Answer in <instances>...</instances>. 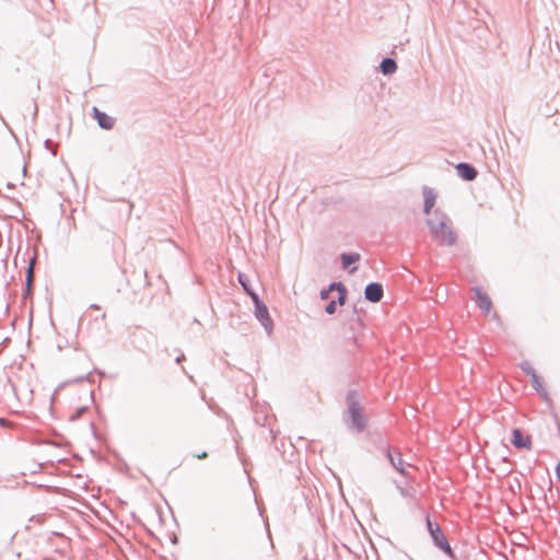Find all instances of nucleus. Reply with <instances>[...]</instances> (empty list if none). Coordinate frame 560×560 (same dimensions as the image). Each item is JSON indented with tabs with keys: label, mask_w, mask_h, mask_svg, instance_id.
I'll return each instance as SVG.
<instances>
[{
	"label": "nucleus",
	"mask_w": 560,
	"mask_h": 560,
	"mask_svg": "<svg viewBox=\"0 0 560 560\" xmlns=\"http://www.w3.org/2000/svg\"><path fill=\"white\" fill-rule=\"evenodd\" d=\"M432 238L439 245L453 246L457 241V234L452 228V221L447 214L440 210L433 212V217L427 220Z\"/></svg>",
	"instance_id": "1"
},
{
	"label": "nucleus",
	"mask_w": 560,
	"mask_h": 560,
	"mask_svg": "<svg viewBox=\"0 0 560 560\" xmlns=\"http://www.w3.org/2000/svg\"><path fill=\"white\" fill-rule=\"evenodd\" d=\"M346 401L348 407L347 412L349 416V428L357 432H362L366 427V418L364 417L358 400V393L355 390H350L347 394Z\"/></svg>",
	"instance_id": "2"
},
{
	"label": "nucleus",
	"mask_w": 560,
	"mask_h": 560,
	"mask_svg": "<svg viewBox=\"0 0 560 560\" xmlns=\"http://www.w3.org/2000/svg\"><path fill=\"white\" fill-rule=\"evenodd\" d=\"M425 522H427V528H428V532L433 540V544L439 548L441 549L442 551H444L448 557L451 558H455V555L453 552V549L452 547L450 546L446 537L444 536L441 527L439 524L436 523H433L430 518V516H427L425 518Z\"/></svg>",
	"instance_id": "3"
},
{
	"label": "nucleus",
	"mask_w": 560,
	"mask_h": 560,
	"mask_svg": "<svg viewBox=\"0 0 560 560\" xmlns=\"http://www.w3.org/2000/svg\"><path fill=\"white\" fill-rule=\"evenodd\" d=\"M255 316L265 328L267 335L270 336L273 331V322L266 304H261L255 308Z\"/></svg>",
	"instance_id": "4"
},
{
	"label": "nucleus",
	"mask_w": 560,
	"mask_h": 560,
	"mask_svg": "<svg viewBox=\"0 0 560 560\" xmlns=\"http://www.w3.org/2000/svg\"><path fill=\"white\" fill-rule=\"evenodd\" d=\"M384 295L383 285L378 282H371L366 284L364 289V298L365 300L377 303L382 300Z\"/></svg>",
	"instance_id": "5"
},
{
	"label": "nucleus",
	"mask_w": 560,
	"mask_h": 560,
	"mask_svg": "<svg viewBox=\"0 0 560 560\" xmlns=\"http://www.w3.org/2000/svg\"><path fill=\"white\" fill-rule=\"evenodd\" d=\"M455 168L457 171L458 176L464 180H474L478 175L477 170L469 163L460 162L456 165Z\"/></svg>",
	"instance_id": "6"
},
{
	"label": "nucleus",
	"mask_w": 560,
	"mask_h": 560,
	"mask_svg": "<svg viewBox=\"0 0 560 560\" xmlns=\"http://www.w3.org/2000/svg\"><path fill=\"white\" fill-rule=\"evenodd\" d=\"M93 116L97 120L98 126L102 129L110 130L115 125V119L108 116L106 113L101 112L97 107H93Z\"/></svg>",
	"instance_id": "7"
},
{
	"label": "nucleus",
	"mask_w": 560,
	"mask_h": 560,
	"mask_svg": "<svg viewBox=\"0 0 560 560\" xmlns=\"http://www.w3.org/2000/svg\"><path fill=\"white\" fill-rule=\"evenodd\" d=\"M384 451L386 453V456L390 463V465L399 472L401 474L402 476H406L407 472H406V468H405V463H404V459L401 458V455L400 453L398 452L397 453V456L394 455V453L388 448V447H384Z\"/></svg>",
	"instance_id": "8"
},
{
	"label": "nucleus",
	"mask_w": 560,
	"mask_h": 560,
	"mask_svg": "<svg viewBox=\"0 0 560 560\" xmlns=\"http://www.w3.org/2000/svg\"><path fill=\"white\" fill-rule=\"evenodd\" d=\"M512 434H513V438H512L511 442L516 448H520V450H522V448L529 450L530 448V438L525 436L521 429H514Z\"/></svg>",
	"instance_id": "9"
},
{
	"label": "nucleus",
	"mask_w": 560,
	"mask_h": 560,
	"mask_svg": "<svg viewBox=\"0 0 560 560\" xmlns=\"http://www.w3.org/2000/svg\"><path fill=\"white\" fill-rule=\"evenodd\" d=\"M422 194L424 198L423 212L429 214L435 205L436 194L432 188L427 186L423 187Z\"/></svg>",
	"instance_id": "10"
},
{
	"label": "nucleus",
	"mask_w": 560,
	"mask_h": 560,
	"mask_svg": "<svg viewBox=\"0 0 560 560\" xmlns=\"http://www.w3.org/2000/svg\"><path fill=\"white\" fill-rule=\"evenodd\" d=\"M474 291L477 296V304L479 308L486 313H489L492 306L491 300L479 288H475Z\"/></svg>",
	"instance_id": "11"
},
{
	"label": "nucleus",
	"mask_w": 560,
	"mask_h": 560,
	"mask_svg": "<svg viewBox=\"0 0 560 560\" xmlns=\"http://www.w3.org/2000/svg\"><path fill=\"white\" fill-rule=\"evenodd\" d=\"M380 70L384 75H390L396 72L397 63L393 58H384L380 65Z\"/></svg>",
	"instance_id": "12"
},
{
	"label": "nucleus",
	"mask_w": 560,
	"mask_h": 560,
	"mask_svg": "<svg viewBox=\"0 0 560 560\" xmlns=\"http://www.w3.org/2000/svg\"><path fill=\"white\" fill-rule=\"evenodd\" d=\"M340 258H341L342 268L347 269V268L350 267V265H352V264H354V262L360 260V254H358V253H349V254L343 253V254H341Z\"/></svg>",
	"instance_id": "13"
},
{
	"label": "nucleus",
	"mask_w": 560,
	"mask_h": 560,
	"mask_svg": "<svg viewBox=\"0 0 560 560\" xmlns=\"http://www.w3.org/2000/svg\"><path fill=\"white\" fill-rule=\"evenodd\" d=\"M238 282L247 294H249L250 291H254L250 287V281H249L248 276H246L244 273H238Z\"/></svg>",
	"instance_id": "14"
},
{
	"label": "nucleus",
	"mask_w": 560,
	"mask_h": 560,
	"mask_svg": "<svg viewBox=\"0 0 560 560\" xmlns=\"http://www.w3.org/2000/svg\"><path fill=\"white\" fill-rule=\"evenodd\" d=\"M532 386L535 388V390L539 394H546V390L542 386L541 378L536 374L530 377Z\"/></svg>",
	"instance_id": "15"
},
{
	"label": "nucleus",
	"mask_w": 560,
	"mask_h": 560,
	"mask_svg": "<svg viewBox=\"0 0 560 560\" xmlns=\"http://www.w3.org/2000/svg\"><path fill=\"white\" fill-rule=\"evenodd\" d=\"M521 369L522 371L528 375V376H533V375H536V371L534 370V368L532 366V364L528 362V361H524L521 363Z\"/></svg>",
	"instance_id": "16"
},
{
	"label": "nucleus",
	"mask_w": 560,
	"mask_h": 560,
	"mask_svg": "<svg viewBox=\"0 0 560 560\" xmlns=\"http://www.w3.org/2000/svg\"><path fill=\"white\" fill-rule=\"evenodd\" d=\"M346 300H347V289H346V287H343V289H340L338 291V299L336 302L339 305H343L346 303Z\"/></svg>",
	"instance_id": "17"
},
{
	"label": "nucleus",
	"mask_w": 560,
	"mask_h": 560,
	"mask_svg": "<svg viewBox=\"0 0 560 560\" xmlns=\"http://www.w3.org/2000/svg\"><path fill=\"white\" fill-rule=\"evenodd\" d=\"M248 295L250 296V299H252V301H253V303H254L255 308H256V307H258V306H259V305H261V304H265V303L260 300L259 295H258L255 291H250Z\"/></svg>",
	"instance_id": "18"
},
{
	"label": "nucleus",
	"mask_w": 560,
	"mask_h": 560,
	"mask_svg": "<svg viewBox=\"0 0 560 560\" xmlns=\"http://www.w3.org/2000/svg\"><path fill=\"white\" fill-rule=\"evenodd\" d=\"M336 310H337V302L335 300L330 301L326 307H325V312L329 315H332L336 313Z\"/></svg>",
	"instance_id": "19"
},
{
	"label": "nucleus",
	"mask_w": 560,
	"mask_h": 560,
	"mask_svg": "<svg viewBox=\"0 0 560 560\" xmlns=\"http://www.w3.org/2000/svg\"><path fill=\"white\" fill-rule=\"evenodd\" d=\"M86 410V407H80L75 410L73 415L70 416L71 421L78 420Z\"/></svg>",
	"instance_id": "20"
},
{
	"label": "nucleus",
	"mask_w": 560,
	"mask_h": 560,
	"mask_svg": "<svg viewBox=\"0 0 560 560\" xmlns=\"http://www.w3.org/2000/svg\"><path fill=\"white\" fill-rule=\"evenodd\" d=\"M32 281H33V272H32V267L30 266V267H28V269H27V277H26V287H27V290H30V289H31Z\"/></svg>",
	"instance_id": "21"
},
{
	"label": "nucleus",
	"mask_w": 560,
	"mask_h": 560,
	"mask_svg": "<svg viewBox=\"0 0 560 560\" xmlns=\"http://www.w3.org/2000/svg\"><path fill=\"white\" fill-rule=\"evenodd\" d=\"M343 284L341 282H332L329 284L328 289H330V291H339L340 289H343Z\"/></svg>",
	"instance_id": "22"
},
{
	"label": "nucleus",
	"mask_w": 560,
	"mask_h": 560,
	"mask_svg": "<svg viewBox=\"0 0 560 560\" xmlns=\"http://www.w3.org/2000/svg\"><path fill=\"white\" fill-rule=\"evenodd\" d=\"M330 293H331V291H330V289H328V288H327V289H323V290H320V293H319L320 299H322V300H328V299H329Z\"/></svg>",
	"instance_id": "23"
},
{
	"label": "nucleus",
	"mask_w": 560,
	"mask_h": 560,
	"mask_svg": "<svg viewBox=\"0 0 560 560\" xmlns=\"http://www.w3.org/2000/svg\"><path fill=\"white\" fill-rule=\"evenodd\" d=\"M397 489H398L399 493H400L402 497H408V495H409L408 490H406L405 488H402V487L398 486V487H397Z\"/></svg>",
	"instance_id": "24"
},
{
	"label": "nucleus",
	"mask_w": 560,
	"mask_h": 560,
	"mask_svg": "<svg viewBox=\"0 0 560 560\" xmlns=\"http://www.w3.org/2000/svg\"><path fill=\"white\" fill-rule=\"evenodd\" d=\"M196 457L199 458V459H205V458L208 457V453L207 452H201L200 454H197Z\"/></svg>",
	"instance_id": "25"
},
{
	"label": "nucleus",
	"mask_w": 560,
	"mask_h": 560,
	"mask_svg": "<svg viewBox=\"0 0 560 560\" xmlns=\"http://www.w3.org/2000/svg\"><path fill=\"white\" fill-rule=\"evenodd\" d=\"M556 475L557 478L560 480V463L556 466Z\"/></svg>",
	"instance_id": "26"
},
{
	"label": "nucleus",
	"mask_w": 560,
	"mask_h": 560,
	"mask_svg": "<svg viewBox=\"0 0 560 560\" xmlns=\"http://www.w3.org/2000/svg\"><path fill=\"white\" fill-rule=\"evenodd\" d=\"M184 360H185V355H184V354H180V355H178V357L176 358V362H177V363H180V362H182V361H184Z\"/></svg>",
	"instance_id": "27"
},
{
	"label": "nucleus",
	"mask_w": 560,
	"mask_h": 560,
	"mask_svg": "<svg viewBox=\"0 0 560 560\" xmlns=\"http://www.w3.org/2000/svg\"><path fill=\"white\" fill-rule=\"evenodd\" d=\"M50 145H51V141H50L49 139H47V140L45 141V147H46L47 149H49V148H50Z\"/></svg>",
	"instance_id": "28"
},
{
	"label": "nucleus",
	"mask_w": 560,
	"mask_h": 560,
	"mask_svg": "<svg viewBox=\"0 0 560 560\" xmlns=\"http://www.w3.org/2000/svg\"><path fill=\"white\" fill-rule=\"evenodd\" d=\"M91 307H92V308H95V310H98V308H100V306H98V305H96V304H92V305H91Z\"/></svg>",
	"instance_id": "29"
},
{
	"label": "nucleus",
	"mask_w": 560,
	"mask_h": 560,
	"mask_svg": "<svg viewBox=\"0 0 560 560\" xmlns=\"http://www.w3.org/2000/svg\"><path fill=\"white\" fill-rule=\"evenodd\" d=\"M357 270V267H353L350 272H354Z\"/></svg>",
	"instance_id": "30"
}]
</instances>
